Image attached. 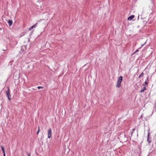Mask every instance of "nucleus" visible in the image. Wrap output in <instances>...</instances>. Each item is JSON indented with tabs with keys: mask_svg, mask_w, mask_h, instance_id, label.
Instances as JSON below:
<instances>
[{
	"mask_svg": "<svg viewBox=\"0 0 156 156\" xmlns=\"http://www.w3.org/2000/svg\"><path fill=\"white\" fill-rule=\"evenodd\" d=\"M122 77L121 76L118 77L117 80V82L116 85V87L117 88H119L121 86V83L122 80Z\"/></svg>",
	"mask_w": 156,
	"mask_h": 156,
	"instance_id": "obj_1",
	"label": "nucleus"
},
{
	"mask_svg": "<svg viewBox=\"0 0 156 156\" xmlns=\"http://www.w3.org/2000/svg\"><path fill=\"white\" fill-rule=\"evenodd\" d=\"M7 96L8 98V99L10 101L11 100V98H10V97H11V95L10 93V90L9 87H8V90L6 92Z\"/></svg>",
	"mask_w": 156,
	"mask_h": 156,
	"instance_id": "obj_2",
	"label": "nucleus"
},
{
	"mask_svg": "<svg viewBox=\"0 0 156 156\" xmlns=\"http://www.w3.org/2000/svg\"><path fill=\"white\" fill-rule=\"evenodd\" d=\"M48 137L50 138L51 136V129L50 128L48 131Z\"/></svg>",
	"mask_w": 156,
	"mask_h": 156,
	"instance_id": "obj_3",
	"label": "nucleus"
},
{
	"mask_svg": "<svg viewBox=\"0 0 156 156\" xmlns=\"http://www.w3.org/2000/svg\"><path fill=\"white\" fill-rule=\"evenodd\" d=\"M26 46L25 45L21 47V50L20 51V52H23L25 51L26 50H27V49L26 48Z\"/></svg>",
	"mask_w": 156,
	"mask_h": 156,
	"instance_id": "obj_4",
	"label": "nucleus"
},
{
	"mask_svg": "<svg viewBox=\"0 0 156 156\" xmlns=\"http://www.w3.org/2000/svg\"><path fill=\"white\" fill-rule=\"evenodd\" d=\"M149 136H150V132H149V130L148 132V135H147V142H148L149 144L151 142V141L150 140L151 138L149 137Z\"/></svg>",
	"mask_w": 156,
	"mask_h": 156,
	"instance_id": "obj_5",
	"label": "nucleus"
},
{
	"mask_svg": "<svg viewBox=\"0 0 156 156\" xmlns=\"http://www.w3.org/2000/svg\"><path fill=\"white\" fill-rule=\"evenodd\" d=\"M134 17V16L133 15H131L129 16L127 19V20H131L133 19Z\"/></svg>",
	"mask_w": 156,
	"mask_h": 156,
	"instance_id": "obj_6",
	"label": "nucleus"
},
{
	"mask_svg": "<svg viewBox=\"0 0 156 156\" xmlns=\"http://www.w3.org/2000/svg\"><path fill=\"white\" fill-rule=\"evenodd\" d=\"M8 23L10 26H11L12 24V20H9L8 21Z\"/></svg>",
	"mask_w": 156,
	"mask_h": 156,
	"instance_id": "obj_7",
	"label": "nucleus"
},
{
	"mask_svg": "<svg viewBox=\"0 0 156 156\" xmlns=\"http://www.w3.org/2000/svg\"><path fill=\"white\" fill-rule=\"evenodd\" d=\"M146 90V88L145 87H143V89L142 90H141L140 91V92L142 93V92H144V90Z\"/></svg>",
	"mask_w": 156,
	"mask_h": 156,
	"instance_id": "obj_8",
	"label": "nucleus"
},
{
	"mask_svg": "<svg viewBox=\"0 0 156 156\" xmlns=\"http://www.w3.org/2000/svg\"><path fill=\"white\" fill-rule=\"evenodd\" d=\"M144 73L143 72H142L140 74V75L139 76V78H140L141 77L143 76H144Z\"/></svg>",
	"mask_w": 156,
	"mask_h": 156,
	"instance_id": "obj_9",
	"label": "nucleus"
},
{
	"mask_svg": "<svg viewBox=\"0 0 156 156\" xmlns=\"http://www.w3.org/2000/svg\"><path fill=\"white\" fill-rule=\"evenodd\" d=\"M37 23H36V24L34 25L33 26L31 27V28H34L36 27H37Z\"/></svg>",
	"mask_w": 156,
	"mask_h": 156,
	"instance_id": "obj_10",
	"label": "nucleus"
},
{
	"mask_svg": "<svg viewBox=\"0 0 156 156\" xmlns=\"http://www.w3.org/2000/svg\"><path fill=\"white\" fill-rule=\"evenodd\" d=\"M39 131H40V127H39V126H38V129L37 132V135H38V134L39 133Z\"/></svg>",
	"mask_w": 156,
	"mask_h": 156,
	"instance_id": "obj_11",
	"label": "nucleus"
},
{
	"mask_svg": "<svg viewBox=\"0 0 156 156\" xmlns=\"http://www.w3.org/2000/svg\"><path fill=\"white\" fill-rule=\"evenodd\" d=\"M1 149L2 151H5L4 147L2 146H1Z\"/></svg>",
	"mask_w": 156,
	"mask_h": 156,
	"instance_id": "obj_12",
	"label": "nucleus"
},
{
	"mask_svg": "<svg viewBox=\"0 0 156 156\" xmlns=\"http://www.w3.org/2000/svg\"><path fill=\"white\" fill-rule=\"evenodd\" d=\"M37 88L38 89H42L43 88V87H41V86H39L37 87Z\"/></svg>",
	"mask_w": 156,
	"mask_h": 156,
	"instance_id": "obj_13",
	"label": "nucleus"
},
{
	"mask_svg": "<svg viewBox=\"0 0 156 156\" xmlns=\"http://www.w3.org/2000/svg\"><path fill=\"white\" fill-rule=\"evenodd\" d=\"M136 129L134 128L133 129V132H132L131 133V136H132V134H133V132L135 131V130Z\"/></svg>",
	"mask_w": 156,
	"mask_h": 156,
	"instance_id": "obj_14",
	"label": "nucleus"
},
{
	"mask_svg": "<svg viewBox=\"0 0 156 156\" xmlns=\"http://www.w3.org/2000/svg\"><path fill=\"white\" fill-rule=\"evenodd\" d=\"M145 84L146 85H147L148 84V83L147 81H145L144 82Z\"/></svg>",
	"mask_w": 156,
	"mask_h": 156,
	"instance_id": "obj_15",
	"label": "nucleus"
},
{
	"mask_svg": "<svg viewBox=\"0 0 156 156\" xmlns=\"http://www.w3.org/2000/svg\"><path fill=\"white\" fill-rule=\"evenodd\" d=\"M33 28H31V27H30L29 29V30H30L32 29Z\"/></svg>",
	"mask_w": 156,
	"mask_h": 156,
	"instance_id": "obj_16",
	"label": "nucleus"
},
{
	"mask_svg": "<svg viewBox=\"0 0 156 156\" xmlns=\"http://www.w3.org/2000/svg\"><path fill=\"white\" fill-rule=\"evenodd\" d=\"M138 51H139V50L138 49H137L134 53H135L136 52Z\"/></svg>",
	"mask_w": 156,
	"mask_h": 156,
	"instance_id": "obj_17",
	"label": "nucleus"
},
{
	"mask_svg": "<svg viewBox=\"0 0 156 156\" xmlns=\"http://www.w3.org/2000/svg\"><path fill=\"white\" fill-rule=\"evenodd\" d=\"M2 151V152H3V154H5V151Z\"/></svg>",
	"mask_w": 156,
	"mask_h": 156,
	"instance_id": "obj_18",
	"label": "nucleus"
},
{
	"mask_svg": "<svg viewBox=\"0 0 156 156\" xmlns=\"http://www.w3.org/2000/svg\"><path fill=\"white\" fill-rule=\"evenodd\" d=\"M144 44H141V47H143L144 45Z\"/></svg>",
	"mask_w": 156,
	"mask_h": 156,
	"instance_id": "obj_19",
	"label": "nucleus"
},
{
	"mask_svg": "<svg viewBox=\"0 0 156 156\" xmlns=\"http://www.w3.org/2000/svg\"><path fill=\"white\" fill-rule=\"evenodd\" d=\"M28 156H30V154H29L28 155Z\"/></svg>",
	"mask_w": 156,
	"mask_h": 156,
	"instance_id": "obj_20",
	"label": "nucleus"
},
{
	"mask_svg": "<svg viewBox=\"0 0 156 156\" xmlns=\"http://www.w3.org/2000/svg\"><path fill=\"white\" fill-rule=\"evenodd\" d=\"M3 155H4V156H5V154H3Z\"/></svg>",
	"mask_w": 156,
	"mask_h": 156,
	"instance_id": "obj_21",
	"label": "nucleus"
}]
</instances>
